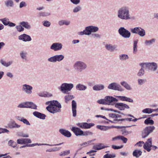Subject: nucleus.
<instances>
[{"mask_svg":"<svg viewBox=\"0 0 158 158\" xmlns=\"http://www.w3.org/2000/svg\"><path fill=\"white\" fill-rule=\"evenodd\" d=\"M47 105L49 106L47 107V110L52 113L54 114L61 111V104L56 100H53L47 102Z\"/></svg>","mask_w":158,"mask_h":158,"instance_id":"nucleus-1","label":"nucleus"},{"mask_svg":"<svg viewBox=\"0 0 158 158\" xmlns=\"http://www.w3.org/2000/svg\"><path fill=\"white\" fill-rule=\"evenodd\" d=\"M118 18L123 20H128L131 19L129 9L128 6H123L118 10L117 13Z\"/></svg>","mask_w":158,"mask_h":158,"instance_id":"nucleus-2","label":"nucleus"},{"mask_svg":"<svg viewBox=\"0 0 158 158\" xmlns=\"http://www.w3.org/2000/svg\"><path fill=\"white\" fill-rule=\"evenodd\" d=\"M73 67L76 71L81 73L87 68V65L85 62L78 60L74 63Z\"/></svg>","mask_w":158,"mask_h":158,"instance_id":"nucleus-3","label":"nucleus"},{"mask_svg":"<svg viewBox=\"0 0 158 158\" xmlns=\"http://www.w3.org/2000/svg\"><path fill=\"white\" fill-rule=\"evenodd\" d=\"M73 86V85L72 83H62L58 89L63 94H68V92L70 91Z\"/></svg>","mask_w":158,"mask_h":158,"instance_id":"nucleus-4","label":"nucleus"},{"mask_svg":"<svg viewBox=\"0 0 158 158\" xmlns=\"http://www.w3.org/2000/svg\"><path fill=\"white\" fill-rule=\"evenodd\" d=\"M145 69L152 72L156 71L158 69L157 64L155 62L143 63Z\"/></svg>","mask_w":158,"mask_h":158,"instance_id":"nucleus-5","label":"nucleus"},{"mask_svg":"<svg viewBox=\"0 0 158 158\" xmlns=\"http://www.w3.org/2000/svg\"><path fill=\"white\" fill-rule=\"evenodd\" d=\"M132 33L139 35L140 37H143L146 35L145 30L140 27H136L131 30Z\"/></svg>","mask_w":158,"mask_h":158,"instance_id":"nucleus-6","label":"nucleus"},{"mask_svg":"<svg viewBox=\"0 0 158 158\" xmlns=\"http://www.w3.org/2000/svg\"><path fill=\"white\" fill-rule=\"evenodd\" d=\"M155 129V127L154 126L147 127L142 131V138H145L147 137L151 133L153 132Z\"/></svg>","mask_w":158,"mask_h":158,"instance_id":"nucleus-7","label":"nucleus"},{"mask_svg":"<svg viewBox=\"0 0 158 158\" xmlns=\"http://www.w3.org/2000/svg\"><path fill=\"white\" fill-rule=\"evenodd\" d=\"M118 31L120 35L124 38H128L131 36L130 32L124 27L120 28Z\"/></svg>","mask_w":158,"mask_h":158,"instance_id":"nucleus-8","label":"nucleus"},{"mask_svg":"<svg viewBox=\"0 0 158 158\" xmlns=\"http://www.w3.org/2000/svg\"><path fill=\"white\" fill-rule=\"evenodd\" d=\"M108 88L109 89L120 91H123L124 90L119 85L115 82H113L109 84L108 86Z\"/></svg>","mask_w":158,"mask_h":158,"instance_id":"nucleus-9","label":"nucleus"},{"mask_svg":"<svg viewBox=\"0 0 158 158\" xmlns=\"http://www.w3.org/2000/svg\"><path fill=\"white\" fill-rule=\"evenodd\" d=\"M98 30L99 28L98 27L93 26H88L85 28V31L87 32V35H91L92 33H95L98 31Z\"/></svg>","mask_w":158,"mask_h":158,"instance_id":"nucleus-10","label":"nucleus"},{"mask_svg":"<svg viewBox=\"0 0 158 158\" xmlns=\"http://www.w3.org/2000/svg\"><path fill=\"white\" fill-rule=\"evenodd\" d=\"M32 86L26 84L23 85L22 86V91L27 94H31L32 93Z\"/></svg>","mask_w":158,"mask_h":158,"instance_id":"nucleus-11","label":"nucleus"},{"mask_svg":"<svg viewBox=\"0 0 158 158\" xmlns=\"http://www.w3.org/2000/svg\"><path fill=\"white\" fill-rule=\"evenodd\" d=\"M63 47V45L60 43H53L50 48L51 50L55 51H58L61 50Z\"/></svg>","mask_w":158,"mask_h":158,"instance_id":"nucleus-12","label":"nucleus"},{"mask_svg":"<svg viewBox=\"0 0 158 158\" xmlns=\"http://www.w3.org/2000/svg\"><path fill=\"white\" fill-rule=\"evenodd\" d=\"M152 138H149L144 143L143 146V148L148 152H149L151 150V147L152 145Z\"/></svg>","mask_w":158,"mask_h":158,"instance_id":"nucleus-13","label":"nucleus"},{"mask_svg":"<svg viewBox=\"0 0 158 158\" xmlns=\"http://www.w3.org/2000/svg\"><path fill=\"white\" fill-rule=\"evenodd\" d=\"M115 107L120 110H124L125 109H129V106L127 105L122 103H114Z\"/></svg>","mask_w":158,"mask_h":158,"instance_id":"nucleus-14","label":"nucleus"},{"mask_svg":"<svg viewBox=\"0 0 158 158\" xmlns=\"http://www.w3.org/2000/svg\"><path fill=\"white\" fill-rule=\"evenodd\" d=\"M105 99L107 103L106 105H114V104H111V103L113 102H118V100L112 96H107L105 97Z\"/></svg>","mask_w":158,"mask_h":158,"instance_id":"nucleus-15","label":"nucleus"},{"mask_svg":"<svg viewBox=\"0 0 158 158\" xmlns=\"http://www.w3.org/2000/svg\"><path fill=\"white\" fill-rule=\"evenodd\" d=\"M18 39L19 40L24 42L30 41L31 40V38L30 36L25 34L19 36Z\"/></svg>","mask_w":158,"mask_h":158,"instance_id":"nucleus-16","label":"nucleus"},{"mask_svg":"<svg viewBox=\"0 0 158 158\" xmlns=\"http://www.w3.org/2000/svg\"><path fill=\"white\" fill-rule=\"evenodd\" d=\"M143 63L139 64V65L141 67V68L139 70L137 74V76L139 77H142L145 74V70L144 68H145V67Z\"/></svg>","mask_w":158,"mask_h":158,"instance_id":"nucleus-17","label":"nucleus"},{"mask_svg":"<svg viewBox=\"0 0 158 158\" xmlns=\"http://www.w3.org/2000/svg\"><path fill=\"white\" fill-rule=\"evenodd\" d=\"M71 130L77 136H82L83 134V131L79 128L73 127L71 129Z\"/></svg>","mask_w":158,"mask_h":158,"instance_id":"nucleus-18","label":"nucleus"},{"mask_svg":"<svg viewBox=\"0 0 158 158\" xmlns=\"http://www.w3.org/2000/svg\"><path fill=\"white\" fill-rule=\"evenodd\" d=\"M107 147L104 144L102 143H99L94 145L93 147V148L96 150H100Z\"/></svg>","mask_w":158,"mask_h":158,"instance_id":"nucleus-19","label":"nucleus"},{"mask_svg":"<svg viewBox=\"0 0 158 158\" xmlns=\"http://www.w3.org/2000/svg\"><path fill=\"white\" fill-rule=\"evenodd\" d=\"M26 104L25 105V108H31L32 109H36L37 106L31 102H25Z\"/></svg>","mask_w":158,"mask_h":158,"instance_id":"nucleus-20","label":"nucleus"},{"mask_svg":"<svg viewBox=\"0 0 158 158\" xmlns=\"http://www.w3.org/2000/svg\"><path fill=\"white\" fill-rule=\"evenodd\" d=\"M60 132L62 135L67 137H70L71 134L69 131L63 129H60L59 131Z\"/></svg>","mask_w":158,"mask_h":158,"instance_id":"nucleus-21","label":"nucleus"},{"mask_svg":"<svg viewBox=\"0 0 158 158\" xmlns=\"http://www.w3.org/2000/svg\"><path fill=\"white\" fill-rule=\"evenodd\" d=\"M72 106L73 116L75 117L77 115V103L75 101L73 100L72 101Z\"/></svg>","mask_w":158,"mask_h":158,"instance_id":"nucleus-22","label":"nucleus"},{"mask_svg":"<svg viewBox=\"0 0 158 158\" xmlns=\"http://www.w3.org/2000/svg\"><path fill=\"white\" fill-rule=\"evenodd\" d=\"M63 143H60L59 144H55L54 145L46 143H35L32 144H28V147H33L35 146H41V145H48L49 146H53L59 145L62 144Z\"/></svg>","mask_w":158,"mask_h":158,"instance_id":"nucleus-23","label":"nucleus"},{"mask_svg":"<svg viewBox=\"0 0 158 158\" xmlns=\"http://www.w3.org/2000/svg\"><path fill=\"white\" fill-rule=\"evenodd\" d=\"M117 47L116 45H112L111 44H107L105 45L106 49L110 52H113L115 50H116Z\"/></svg>","mask_w":158,"mask_h":158,"instance_id":"nucleus-24","label":"nucleus"},{"mask_svg":"<svg viewBox=\"0 0 158 158\" xmlns=\"http://www.w3.org/2000/svg\"><path fill=\"white\" fill-rule=\"evenodd\" d=\"M33 114L35 116L42 119H45L46 116L45 114L37 111L34 112H33Z\"/></svg>","mask_w":158,"mask_h":158,"instance_id":"nucleus-25","label":"nucleus"},{"mask_svg":"<svg viewBox=\"0 0 158 158\" xmlns=\"http://www.w3.org/2000/svg\"><path fill=\"white\" fill-rule=\"evenodd\" d=\"M105 86L104 85L102 84L97 85L94 86L93 89L95 91H99L103 89Z\"/></svg>","mask_w":158,"mask_h":158,"instance_id":"nucleus-26","label":"nucleus"},{"mask_svg":"<svg viewBox=\"0 0 158 158\" xmlns=\"http://www.w3.org/2000/svg\"><path fill=\"white\" fill-rule=\"evenodd\" d=\"M21 58L25 61L27 60V52L24 51H21L19 54Z\"/></svg>","mask_w":158,"mask_h":158,"instance_id":"nucleus-27","label":"nucleus"},{"mask_svg":"<svg viewBox=\"0 0 158 158\" xmlns=\"http://www.w3.org/2000/svg\"><path fill=\"white\" fill-rule=\"evenodd\" d=\"M122 101H126L130 102H133V100L131 98L123 96H116Z\"/></svg>","mask_w":158,"mask_h":158,"instance_id":"nucleus-28","label":"nucleus"},{"mask_svg":"<svg viewBox=\"0 0 158 158\" xmlns=\"http://www.w3.org/2000/svg\"><path fill=\"white\" fill-rule=\"evenodd\" d=\"M9 127L10 128H19L21 127V126L17 124L15 121H13L9 124Z\"/></svg>","mask_w":158,"mask_h":158,"instance_id":"nucleus-29","label":"nucleus"},{"mask_svg":"<svg viewBox=\"0 0 158 158\" xmlns=\"http://www.w3.org/2000/svg\"><path fill=\"white\" fill-rule=\"evenodd\" d=\"M20 24L23 27H24L27 29H30L31 28V26L27 22L23 21L20 22Z\"/></svg>","mask_w":158,"mask_h":158,"instance_id":"nucleus-30","label":"nucleus"},{"mask_svg":"<svg viewBox=\"0 0 158 158\" xmlns=\"http://www.w3.org/2000/svg\"><path fill=\"white\" fill-rule=\"evenodd\" d=\"M121 85L123 86L125 89L128 90H131L132 88L131 86L126 81H123L120 83Z\"/></svg>","mask_w":158,"mask_h":158,"instance_id":"nucleus-31","label":"nucleus"},{"mask_svg":"<svg viewBox=\"0 0 158 158\" xmlns=\"http://www.w3.org/2000/svg\"><path fill=\"white\" fill-rule=\"evenodd\" d=\"M0 63L3 66L6 67H8L12 64V61H9L6 62L4 60L1 59L0 60Z\"/></svg>","mask_w":158,"mask_h":158,"instance_id":"nucleus-32","label":"nucleus"},{"mask_svg":"<svg viewBox=\"0 0 158 158\" xmlns=\"http://www.w3.org/2000/svg\"><path fill=\"white\" fill-rule=\"evenodd\" d=\"M58 23L60 26L64 25L68 26L70 24V21L68 20H61L58 22Z\"/></svg>","mask_w":158,"mask_h":158,"instance_id":"nucleus-33","label":"nucleus"},{"mask_svg":"<svg viewBox=\"0 0 158 158\" xmlns=\"http://www.w3.org/2000/svg\"><path fill=\"white\" fill-rule=\"evenodd\" d=\"M119 58L120 60L123 61L128 60L129 59V57L127 54H122L119 55Z\"/></svg>","mask_w":158,"mask_h":158,"instance_id":"nucleus-34","label":"nucleus"},{"mask_svg":"<svg viewBox=\"0 0 158 158\" xmlns=\"http://www.w3.org/2000/svg\"><path fill=\"white\" fill-rule=\"evenodd\" d=\"M76 88L79 90H85L87 89V87L82 84H79L76 85Z\"/></svg>","mask_w":158,"mask_h":158,"instance_id":"nucleus-35","label":"nucleus"},{"mask_svg":"<svg viewBox=\"0 0 158 158\" xmlns=\"http://www.w3.org/2000/svg\"><path fill=\"white\" fill-rule=\"evenodd\" d=\"M74 98V97L73 95H67L64 96V98L65 101L66 103H68L69 102L72 100Z\"/></svg>","mask_w":158,"mask_h":158,"instance_id":"nucleus-36","label":"nucleus"},{"mask_svg":"<svg viewBox=\"0 0 158 158\" xmlns=\"http://www.w3.org/2000/svg\"><path fill=\"white\" fill-rule=\"evenodd\" d=\"M155 41V39H152L150 40H146L144 44L146 46H150L154 43Z\"/></svg>","mask_w":158,"mask_h":158,"instance_id":"nucleus-37","label":"nucleus"},{"mask_svg":"<svg viewBox=\"0 0 158 158\" xmlns=\"http://www.w3.org/2000/svg\"><path fill=\"white\" fill-rule=\"evenodd\" d=\"M138 42V40L137 39L135 40L133 42V53L135 54L136 53L137 51V43Z\"/></svg>","mask_w":158,"mask_h":158,"instance_id":"nucleus-38","label":"nucleus"},{"mask_svg":"<svg viewBox=\"0 0 158 158\" xmlns=\"http://www.w3.org/2000/svg\"><path fill=\"white\" fill-rule=\"evenodd\" d=\"M56 62H60L64 58V56L62 54L55 55Z\"/></svg>","mask_w":158,"mask_h":158,"instance_id":"nucleus-39","label":"nucleus"},{"mask_svg":"<svg viewBox=\"0 0 158 158\" xmlns=\"http://www.w3.org/2000/svg\"><path fill=\"white\" fill-rule=\"evenodd\" d=\"M142 154V152L140 150H135L133 153V156L136 157H138Z\"/></svg>","mask_w":158,"mask_h":158,"instance_id":"nucleus-40","label":"nucleus"},{"mask_svg":"<svg viewBox=\"0 0 158 158\" xmlns=\"http://www.w3.org/2000/svg\"><path fill=\"white\" fill-rule=\"evenodd\" d=\"M150 118H147L144 122V123L146 125H153L154 123V121L151 119Z\"/></svg>","mask_w":158,"mask_h":158,"instance_id":"nucleus-41","label":"nucleus"},{"mask_svg":"<svg viewBox=\"0 0 158 158\" xmlns=\"http://www.w3.org/2000/svg\"><path fill=\"white\" fill-rule=\"evenodd\" d=\"M5 5L7 7H12L13 6V2L12 0H7L5 2Z\"/></svg>","mask_w":158,"mask_h":158,"instance_id":"nucleus-42","label":"nucleus"},{"mask_svg":"<svg viewBox=\"0 0 158 158\" xmlns=\"http://www.w3.org/2000/svg\"><path fill=\"white\" fill-rule=\"evenodd\" d=\"M94 141V140H89L87 142H85L81 144H80V145L81 146H82L83 147L82 148L86 147L90 145V143L91 142H93Z\"/></svg>","mask_w":158,"mask_h":158,"instance_id":"nucleus-43","label":"nucleus"},{"mask_svg":"<svg viewBox=\"0 0 158 158\" xmlns=\"http://www.w3.org/2000/svg\"><path fill=\"white\" fill-rule=\"evenodd\" d=\"M0 21H2L3 24L5 26H7L9 24V19L7 18H5L4 19H1Z\"/></svg>","mask_w":158,"mask_h":158,"instance_id":"nucleus-44","label":"nucleus"},{"mask_svg":"<svg viewBox=\"0 0 158 158\" xmlns=\"http://www.w3.org/2000/svg\"><path fill=\"white\" fill-rule=\"evenodd\" d=\"M94 125V124L92 123H84V129L89 128Z\"/></svg>","mask_w":158,"mask_h":158,"instance_id":"nucleus-45","label":"nucleus"},{"mask_svg":"<svg viewBox=\"0 0 158 158\" xmlns=\"http://www.w3.org/2000/svg\"><path fill=\"white\" fill-rule=\"evenodd\" d=\"M97 128L101 130L104 131H107L110 128L108 127L101 125H98Z\"/></svg>","mask_w":158,"mask_h":158,"instance_id":"nucleus-46","label":"nucleus"},{"mask_svg":"<svg viewBox=\"0 0 158 158\" xmlns=\"http://www.w3.org/2000/svg\"><path fill=\"white\" fill-rule=\"evenodd\" d=\"M48 61L49 62L52 63L56 62L55 55L48 58Z\"/></svg>","mask_w":158,"mask_h":158,"instance_id":"nucleus-47","label":"nucleus"},{"mask_svg":"<svg viewBox=\"0 0 158 158\" xmlns=\"http://www.w3.org/2000/svg\"><path fill=\"white\" fill-rule=\"evenodd\" d=\"M8 144L10 146H11L13 148H15L17 145V143L14 141L12 140H10L8 142Z\"/></svg>","mask_w":158,"mask_h":158,"instance_id":"nucleus-48","label":"nucleus"},{"mask_svg":"<svg viewBox=\"0 0 158 158\" xmlns=\"http://www.w3.org/2000/svg\"><path fill=\"white\" fill-rule=\"evenodd\" d=\"M152 109L150 108H147L142 110V112L143 113L150 114L152 113Z\"/></svg>","mask_w":158,"mask_h":158,"instance_id":"nucleus-49","label":"nucleus"},{"mask_svg":"<svg viewBox=\"0 0 158 158\" xmlns=\"http://www.w3.org/2000/svg\"><path fill=\"white\" fill-rule=\"evenodd\" d=\"M70 153V150H68L63 151L61 152L60 154V156H64L67 155Z\"/></svg>","mask_w":158,"mask_h":158,"instance_id":"nucleus-50","label":"nucleus"},{"mask_svg":"<svg viewBox=\"0 0 158 158\" xmlns=\"http://www.w3.org/2000/svg\"><path fill=\"white\" fill-rule=\"evenodd\" d=\"M97 102L99 104L106 105L107 104V103H106L105 98L104 99H101L98 100L97 101Z\"/></svg>","mask_w":158,"mask_h":158,"instance_id":"nucleus-51","label":"nucleus"},{"mask_svg":"<svg viewBox=\"0 0 158 158\" xmlns=\"http://www.w3.org/2000/svg\"><path fill=\"white\" fill-rule=\"evenodd\" d=\"M137 81L139 85H141L145 83L146 82V80L144 79H141L139 78L138 79Z\"/></svg>","mask_w":158,"mask_h":158,"instance_id":"nucleus-52","label":"nucleus"},{"mask_svg":"<svg viewBox=\"0 0 158 158\" xmlns=\"http://www.w3.org/2000/svg\"><path fill=\"white\" fill-rule=\"evenodd\" d=\"M115 157V155H112L111 154L107 153L103 156V158H113Z\"/></svg>","mask_w":158,"mask_h":158,"instance_id":"nucleus-53","label":"nucleus"},{"mask_svg":"<svg viewBox=\"0 0 158 158\" xmlns=\"http://www.w3.org/2000/svg\"><path fill=\"white\" fill-rule=\"evenodd\" d=\"M15 27L17 30L19 32L23 31L24 30V28L22 26H21V25L16 26Z\"/></svg>","mask_w":158,"mask_h":158,"instance_id":"nucleus-54","label":"nucleus"},{"mask_svg":"<svg viewBox=\"0 0 158 158\" xmlns=\"http://www.w3.org/2000/svg\"><path fill=\"white\" fill-rule=\"evenodd\" d=\"M43 25L47 27H49L51 25V23L48 21H45L43 22Z\"/></svg>","mask_w":158,"mask_h":158,"instance_id":"nucleus-55","label":"nucleus"},{"mask_svg":"<svg viewBox=\"0 0 158 158\" xmlns=\"http://www.w3.org/2000/svg\"><path fill=\"white\" fill-rule=\"evenodd\" d=\"M91 37L93 38H100V35L96 33H93L91 34Z\"/></svg>","mask_w":158,"mask_h":158,"instance_id":"nucleus-56","label":"nucleus"},{"mask_svg":"<svg viewBox=\"0 0 158 158\" xmlns=\"http://www.w3.org/2000/svg\"><path fill=\"white\" fill-rule=\"evenodd\" d=\"M81 9V7L80 6H77L73 9V12L76 13L80 11Z\"/></svg>","mask_w":158,"mask_h":158,"instance_id":"nucleus-57","label":"nucleus"},{"mask_svg":"<svg viewBox=\"0 0 158 158\" xmlns=\"http://www.w3.org/2000/svg\"><path fill=\"white\" fill-rule=\"evenodd\" d=\"M144 144V142L142 141H140L137 142L135 145V146L141 147L143 146Z\"/></svg>","mask_w":158,"mask_h":158,"instance_id":"nucleus-58","label":"nucleus"},{"mask_svg":"<svg viewBox=\"0 0 158 158\" xmlns=\"http://www.w3.org/2000/svg\"><path fill=\"white\" fill-rule=\"evenodd\" d=\"M93 134V133L90 131H85V132H84L83 131V133L82 136H87L88 135H92Z\"/></svg>","mask_w":158,"mask_h":158,"instance_id":"nucleus-59","label":"nucleus"},{"mask_svg":"<svg viewBox=\"0 0 158 158\" xmlns=\"http://www.w3.org/2000/svg\"><path fill=\"white\" fill-rule=\"evenodd\" d=\"M119 139L122 140L124 143H126L127 141V139L122 136H119Z\"/></svg>","mask_w":158,"mask_h":158,"instance_id":"nucleus-60","label":"nucleus"},{"mask_svg":"<svg viewBox=\"0 0 158 158\" xmlns=\"http://www.w3.org/2000/svg\"><path fill=\"white\" fill-rule=\"evenodd\" d=\"M17 143L20 144H24L23 138L18 139L17 140Z\"/></svg>","mask_w":158,"mask_h":158,"instance_id":"nucleus-61","label":"nucleus"},{"mask_svg":"<svg viewBox=\"0 0 158 158\" xmlns=\"http://www.w3.org/2000/svg\"><path fill=\"white\" fill-rule=\"evenodd\" d=\"M97 152V151L96 150H92L90 151L89 152H87L86 154H89V156H94L95 155V154H93L92 153H93L94 152Z\"/></svg>","mask_w":158,"mask_h":158,"instance_id":"nucleus-62","label":"nucleus"},{"mask_svg":"<svg viewBox=\"0 0 158 158\" xmlns=\"http://www.w3.org/2000/svg\"><path fill=\"white\" fill-rule=\"evenodd\" d=\"M24 144L29 143H31V140L29 139H23Z\"/></svg>","mask_w":158,"mask_h":158,"instance_id":"nucleus-63","label":"nucleus"},{"mask_svg":"<svg viewBox=\"0 0 158 158\" xmlns=\"http://www.w3.org/2000/svg\"><path fill=\"white\" fill-rule=\"evenodd\" d=\"M22 122H23L24 124L27 125L29 126H30L31 125L27 119L24 118H23Z\"/></svg>","mask_w":158,"mask_h":158,"instance_id":"nucleus-64","label":"nucleus"}]
</instances>
